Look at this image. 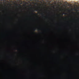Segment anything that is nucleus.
I'll use <instances>...</instances> for the list:
<instances>
[{
    "label": "nucleus",
    "instance_id": "1",
    "mask_svg": "<svg viewBox=\"0 0 79 79\" xmlns=\"http://www.w3.org/2000/svg\"><path fill=\"white\" fill-rule=\"evenodd\" d=\"M63 14H64V15H66V14H67V13H63L62 14V15Z\"/></svg>",
    "mask_w": 79,
    "mask_h": 79
},
{
    "label": "nucleus",
    "instance_id": "2",
    "mask_svg": "<svg viewBox=\"0 0 79 79\" xmlns=\"http://www.w3.org/2000/svg\"><path fill=\"white\" fill-rule=\"evenodd\" d=\"M31 14L32 15H34V14L35 15V14H34V13H31Z\"/></svg>",
    "mask_w": 79,
    "mask_h": 79
},
{
    "label": "nucleus",
    "instance_id": "3",
    "mask_svg": "<svg viewBox=\"0 0 79 79\" xmlns=\"http://www.w3.org/2000/svg\"><path fill=\"white\" fill-rule=\"evenodd\" d=\"M36 30V29H33V30L35 31Z\"/></svg>",
    "mask_w": 79,
    "mask_h": 79
},
{
    "label": "nucleus",
    "instance_id": "4",
    "mask_svg": "<svg viewBox=\"0 0 79 79\" xmlns=\"http://www.w3.org/2000/svg\"><path fill=\"white\" fill-rule=\"evenodd\" d=\"M41 14L42 15H44V14Z\"/></svg>",
    "mask_w": 79,
    "mask_h": 79
},
{
    "label": "nucleus",
    "instance_id": "5",
    "mask_svg": "<svg viewBox=\"0 0 79 79\" xmlns=\"http://www.w3.org/2000/svg\"><path fill=\"white\" fill-rule=\"evenodd\" d=\"M36 11H38V10H36Z\"/></svg>",
    "mask_w": 79,
    "mask_h": 79
},
{
    "label": "nucleus",
    "instance_id": "6",
    "mask_svg": "<svg viewBox=\"0 0 79 79\" xmlns=\"http://www.w3.org/2000/svg\"><path fill=\"white\" fill-rule=\"evenodd\" d=\"M39 29H38V30L39 31Z\"/></svg>",
    "mask_w": 79,
    "mask_h": 79
},
{
    "label": "nucleus",
    "instance_id": "7",
    "mask_svg": "<svg viewBox=\"0 0 79 79\" xmlns=\"http://www.w3.org/2000/svg\"><path fill=\"white\" fill-rule=\"evenodd\" d=\"M32 11H34V10H33Z\"/></svg>",
    "mask_w": 79,
    "mask_h": 79
},
{
    "label": "nucleus",
    "instance_id": "8",
    "mask_svg": "<svg viewBox=\"0 0 79 79\" xmlns=\"http://www.w3.org/2000/svg\"><path fill=\"white\" fill-rule=\"evenodd\" d=\"M38 13H39V14H40V13H39V12Z\"/></svg>",
    "mask_w": 79,
    "mask_h": 79
}]
</instances>
